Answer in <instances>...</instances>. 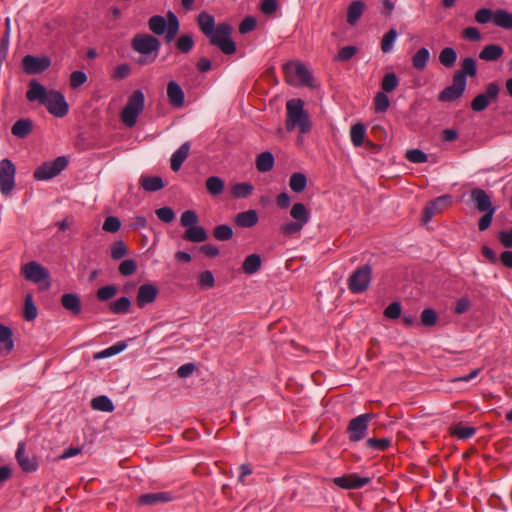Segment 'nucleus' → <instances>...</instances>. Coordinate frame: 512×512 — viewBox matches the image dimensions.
I'll return each mask as SVG.
<instances>
[{
    "mask_svg": "<svg viewBox=\"0 0 512 512\" xmlns=\"http://www.w3.org/2000/svg\"><path fill=\"white\" fill-rule=\"evenodd\" d=\"M285 126L289 132L298 127L301 134H306L311 129V122L301 99L287 101Z\"/></svg>",
    "mask_w": 512,
    "mask_h": 512,
    "instance_id": "nucleus-2",
    "label": "nucleus"
},
{
    "mask_svg": "<svg viewBox=\"0 0 512 512\" xmlns=\"http://www.w3.org/2000/svg\"><path fill=\"white\" fill-rule=\"evenodd\" d=\"M51 64L48 57L26 55L22 60L23 69L27 74H38L45 71Z\"/></svg>",
    "mask_w": 512,
    "mask_h": 512,
    "instance_id": "nucleus-14",
    "label": "nucleus"
},
{
    "mask_svg": "<svg viewBox=\"0 0 512 512\" xmlns=\"http://www.w3.org/2000/svg\"><path fill=\"white\" fill-rule=\"evenodd\" d=\"M366 4L361 0L352 1L347 8L346 21L350 25H354L363 15Z\"/></svg>",
    "mask_w": 512,
    "mask_h": 512,
    "instance_id": "nucleus-24",
    "label": "nucleus"
},
{
    "mask_svg": "<svg viewBox=\"0 0 512 512\" xmlns=\"http://www.w3.org/2000/svg\"><path fill=\"white\" fill-rule=\"evenodd\" d=\"M157 217L164 223H170L175 218V213L170 207H162L155 211Z\"/></svg>",
    "mask_w": 512,
    "mask_h": 512,
    "instance_id": "nucleus-61",
    "label": "nucleus"
},
{
    "mask_svg": "<svg viewBox=\"0 0 512 512\" xmlns=\"http://www.w3.org/2000/svg\"><path fill=\"white\" fill-rule=\"evenodd\" d=\"M23 316L27 321H32L37 317V308L31 295H27L25 298Z\"/></svg>",
    "mask_w": 512,
    "mask_h": 512,
    "instance_id": "nucleus-49",
    "label": "nucleus"
},
{
    "mask_svg": "<svg viewBox=\"0 0 512 512\" xmlns=\"http://www.w3.org/2000/svg\"><path fill=\"white\" fill-rule=\"evenodd\" d=\"M253 189V185L248 182L236 183L231 187V194L234 198H247Z\"/></svg>",
    "mask_w": 512,
    "mask_h": 512,
    "instance_id": "nucleus-41",
    "label": "nucleus"
},
{
    "mask_svg": "<svg viewBox=\"0 0 512 512\" xmlns=\"http://www.w3.org/2000/svg\"><path fill=\"white\" fill-rule=\"evenodd\" d=\"M0 346L4 354L10 353L14 347L12 330L2 324H0Z\"/></svg>",
    "mask_w": 512,
    "mask_h": 512,
    "instance_id": "nucleus-33",
    "label": "nucleus"
},
{
    "mask_svg": "<svg viewBox=\"0 0 512 512\" xmlns=\"http://www.w3.org/2000/svg\"><path fill=\"white\" fill-rule=\"evenodd\" d=\"M399 80L395 73H387L384 75L382 82H381V88L383 92L390 93L393 90L396 89L398 86Z\"/></svg>",
    "mask_w": 512,
    "mask_h": 512,
    "instance_id": "nucleus-48",
    "label": "nucleus"
},
{
    "mask_svg": "<svg viewBox=\"0 0 512 512\" xmlns=\"http://www.w3.org/2000/svg\"><path fill=\"white\" fill-rule=\"evenodd\" d=\"M173 500V496L169 492H156L142 494L139 497V503L142 505L155 506L158 504L167 503Z\"/></svg>",
    "mask_w": 512,
    "mask_h": 512,
    "instance_id": "nucleus-22",
    "label": "nucleus"
},
{
    "mask_svg": "<svg viewBox=\"0 0 512 512\" xmlns=\"http://www.w3.org/2000/svg\"><path fill=\"white\" fill-rule=\"evenodd\" d=\"M504 50L500 45L489 44L486 45L479 53V58L485 61H495L499 59Z\"/></svg>",
    "mask_w": 512,
    "mask_h": 512,
    "instance_id": "nucleus-32",
    "label": "nucleus"
},
{
    "mask_svg": "<svg viewBox=\"0 0 512 512\" xmlns=\"http://www.w3.org/2000/svg\"><path fill=\"white\" fill-rule=\"evenodd\" d=\"M198 216L193 210H186L181 214L180 223L183 227L189 228L196 225Z\"/></svg>",
    "mask_w": 512,
    "mask_h": 512,
    "instance_id": "nucleus-53",
    "label": "nucleus"
},
{
    "mask_svg": "<svg viewBox=\"0 0 512 512\" xmlns=\"http://www.w3.org/2000/svg\"><path fill=\"white\" fill-rule=\"evenodd\" d=\"M372 269L369 265H364L356 269L348 278V288L352 293L360 294L364 292L371 281Z\"/></svg>",
    "mask_w": 512,
    "mask_h": 512,
    "instance_id": "nucleus-8",
    "label": "nucleus"
},
{
    "mask_svg": "<svg viewBox=\"0 0 512 512\" xmlns=\"http://www.w3.org/2000/svg\"><path fill=\"white\" fill-rule=\"evenodd\" d=\"M182 237L184 240L200 243L204 242L208 238V235L203 227L194 225L187 228Z\"/></svg>",
    "mask_w": 512,
    "mask_h": 512,
    "instance_id": "nucleus-28",
    "label": "nucleus"
},
{
    "mask_svg": "<svg viewBox=\"0 0 512 512\" xmlns=\"http://www.w3.org/2000/svg\"><path fill=\"white\" fill-rule=\"evenodd\" d=\"M406 159L412 163H424L427 161V155L419 149H412L406 152Z\"/></svg>",
    "mask_w": 512,
    "mask_h": 512,
    "instance_id": "nucleus-60",
    "label": "nucleus"
},
{
    "mask_svg": "<svg viewBox=\"0 0 512 512\" xmlns=\"http://www.w3.org/2000/svg\"><path fill=\"white\" fill-rule=\"evenodd\" d=\"M215 280L211 271L206 270L199 275V284L203 289H209L214 286Z\"/></svg>",
    "mask_w": 512,
    "mask_h": 512,
    "instance_id": "nucleus-62",
    "label": "nucleus"
},
{
    "mask_svg": "<svg viewBox=\"0 0 512 512\" xmlns=\"http://www.w3.org/2000/svg\"><path fill=\"white\" fill-rule=\"evenodd\" d=\"M307 185V178L303 173H293L289 180V186L290 188L296 192L300 193L302 192Z\"/></svg>",
    "mask_w": 512,
    "mask_h": 512,
    "instance_id": "nucleus-46",
    "label": "nucleus"
},
{
    "mask_svg": "<svg viewBox=\"0 0 512 512\" xmlns=\"http://www.w3.org/2000/svg\"><path fill=\"white\" fill-rule=\"evenodd\" d=\"M149 29L151 32L160 33V32H169L175 33L179 32L180 24L176 15L169 11L167 13V21L163 16L155 15L152 16L148 21Z\"/></svg>",
    "mask_w": 512,
    "mask_h": 512,
    "instance_id": "nucleus-9",
    "label": "nucleus"
},
{
    "mask_svg": "<svg viewBox=\"0 0 512 512\" xmlns=\"http://www.w3.org/2000/svg\"><path fill=\"white\" fill-rule=\"evenodd\" d=\"M449 432L459 440H467L475 435L476 429L472 426H465L463 423H457L450 426Z\"/></svg>",
    "mask_w": 512,
    "mask_h": 512,
    "instance_id": "nucleus-29",
    "label": "nucleus"
},
{
    "mask_svg": "<svg viewBox=\"0 0 512 512\" xmlns=\"http://www.w3.org/2000/svg\"><path fill=\"white\" fill-rule=\"evenodd\" d=\"M132 46L141 54H150L158 50L159 41L149 34H137L132 41Z\"/></svg>",
    "mask_w": 512,
    "mask_h": 512,
    "instance_id": "nucleus-13",
    "label": "nucleus"
},
{
    "mask_svg": "<svg viewBox=\"0 0 512 512\" xmlns=\"http://www.w3.org/2000/svg\"><path fill=\"white\" fill-rule=\"evenodd\" d=\"M465 88L466 80L462 75H453L452 84L440 92L438 99L442 102L454 101L463 95Z\"/></svg>",
    "mask_w": 512,
    "mask_h": 512,
    "instance_id": "nucleus-12",
    "label": "nucleus"
},
{
    "mask_svg": "<svg viewBox=\"0 0 512 512\" xmlns=\"http://www.w3.org/2000/svg\"><path fill=\"white\" fill-rule=\"evenodd\" d=\"M16 459L24 472L31 473L38 469V462L34 457L25 455V443L19 442L16 450Z\"/></svg>",
    "mask_w": 512,
    "mask_h": 512,
    "instance_id": "nucleus-18",
    "label": "nucleus"
},
{
    "mask_svg": "<svg viewBox=\"0 0 512 512\" xmlns=\"http://www.w3.org/2000/svg\"><path fill=\"white\" fill-rule=\"evenodd\" d=\"M190 151V143L185 142L183 143L171 156V169L176 172L178 171L183 162L186 160V158L189 155Z\"/></svg>",
    "mask_w": 512,
    "mask_h": 512,
    "instance_id": "nucleus-25",
    "label": "nucleus"
},
{
    "mask_svg": "<svg viewBox=\"0 0 512 512\" xmlns=\"http://www.w3.org/2000/svg\"><path fill=\"white\" fill-rule=\"evenodd\" d=\"M291 217L295 221L306 224L309 221V212L303 203H295L290 211Z\"/></svg>",
    "mask_w": 512,
    "mask_h": 512,
    "instance_id": "nucleus-43",
    "label": "nucleus"
},
{
    "mask_svg": "<svg viewBox=\"0 0 512 512\" xmlns=\"http://www.w3.org/2000/svg\"><path fill=\"white\" fill-rule=\"evenodd\" d=\"M91 407L102 412H112L114 410L113 402L105 395L93 398L91 400Z\"/></svg>",
    "mask_w": 512,
    "mask_h": 512,
    "instance_id": "nucleus-38",
    "label": "nucleus"
},
{
    "mask_svg": "<svg viewBox=\"0 0 512 512\" xmlns=\"http://www.w3.org/2000/svg\"><path fill=\"white\" fill-rule=\"evenodd\" d=\"M401 315V305L399 302H392L384 310V316L389 319H398Z\"/></svg>",
    "mask_w": 512,
    "mask_h": 512,
    "instance_id": "nucleus-64",
    "label": "nucleus"
},
{
    "mask_svg": "<svg viewBox=\"0 0 512 512\" xmlns=\"http://www.w3.org/2000/svg\"><path fill=\"white\" fill-rule=\"evenodd\" d=\"M438 316L436 312L431 308H426L421 313V324L427 327L436 324Z\"/></svg>",
    "mask_w": 512,
    "mask_h": 512,
    "instance_id": "nucleus-55",
    "label": "nucleus"
},
{
    "mask_svg": "<svg viewBox=\"0 0 512 512\" xmlns=\"http://www.w3.org/2000/svg\"><path fill=\"white\" fill-rule=\"evenodd\" d=\"M451 204V196L443 195L430 201L423 210L422 221L429 222L433 216L442 211L445 207Z\"/></svg>",
    "mask_w": 512,
    "mask_h": 512,
    "instance_id": "nucleus-15",
    "label": "nucleus"
},
{
    "mask_svg": "<svg viewBox=\"0 0 512 512\" xmlns=\"http://www.w3.org/2000/svg\"><path fill=\"white\" fill-rule=\"evenodd\" d=\"M457 61V52L452 47H445L439 53V62L446 68H452Z\"/></svg>",
    "mask_w": 512,
    "mask_h": 512,
    "instance_id": "nucleus-37",
    "label": "nucleus"
},
{
    "mask_svg": "<svg viewBox=\"0 0 512 512\" xmlns=\"http://www.w3.org/2000/svg\"><path fill=\"white\" fill-rule=\"evenodd\" d=\"M23 274L27 280L34 283L42 282L49 277L47 269L35 261L28 262L23 266Z\"/></svg>",
    "mask_w": 512,
    "mask_h": 512,
    "instance_id": "nucleus-16",
    "label": "nucleus"
},
{
    "mask_svg": "<svg viewBox=\"0 0 512 512\" xmlns=\"http://www.w3.org/2000/svg\"><path fill=\"white\" fill-rule=\"evenodd\" d=\"M205 186L210 195L218 196L224 190V181L217 176H211L206 179Z\"/></svg>",
    "mask_w": 512,
    "mask_h": 512,
    "instance_id": "nucleus-39",
    "label": "nucleus"
},
{
    "mask_svg": "<svg viewBox=\"0 0 512 512\" xmlns=\"http://www.w3.org/2000/svg\"><path fill=\"white\" fill-rule=\"evenodd\" d=\"M26 98L30 102H39L48 112L55 117L62 118L68 113V103L64 95L57 90H47L37 80H31L26 92Z\"/></svg>",
    "mask_w": 512,
    "mask_h": 512,
    "instance_id": "nucleus-1",
    "label": "nucleus"
},
{
    "mask_svg": "<svg viewBox=\"0 0 512 512\" xmlns=\"http://www.w3.org/2000/svg\"><path fill=\"white\" fill-rule=\"evenodd\" d=\"M211 44L219 47L225 54H232L236 50L234 41L230 34H208Z\"/></svg>",
    "mask_w": 512,
    "mask_h": 512,
    "instance_id": "nucleus-21",
    "label": "nucleus"
},
{
    "mask_svg": "<svg viewBox=\"0 0 512 512\" xmlns=\"http://www.w3.org/2000/svg\"><path fill=\"white\" fill-rule=\"evenodd\" d=\"M131 302L128 297H120L109 304V309L114 314H126L129 311Z\"/></svg>",
    "mask_w": 512,
    "mask_h": 512,
    "instance_id": "nucleus-44",
    "label": "nucleus"
},
{
    "mask_svg": "<svg viewBox=\"0 0 512 512\" xmlns=\"http://www.w3.org/2000/svg\"><path fill=\"white\" fill-rule=\"evenodd\" d=\"M258 222V215L255 210L240 212L235 216V223L243 228H250Z\"/></svg>",
    "mask_w": 512,
    "mask_h": 512,
    "instance_id": "nucleus-27",
    "label": "nucleus"
},
{
    "mask_svg": "<svg viewBox=\"0 0 512 512\" xmlns=\"http://www.w3.org/2000/svg\"><path fill=\"white\" fill-rule=\"evenodd\" d=\"M144 94L136 90L129 97L127 104L121 113V119L127 127H133L136 124L139 113L144 108Z\"/></svg>",
    "mask_w": 512,
    "mask_h": 512,
    "instance_id": "nucleus-5",
    "label": "nucleus"
},
{
    "mask_svg": "<svg viewBox=\"0 0 512 512\" xmlns=\"http://www.w3.org/2000/svg\"><path fill=\"white\" fill-rule=\"evenodd\" d=\"M62 306L73 315H79L82 311L80 298L74 293H65L61 297Z\"/></svg>",
    "mask_w": 512,
    "mask_h": 512,
    "instance_id": "nucleus-23",
    "label": "nucleus"
},
{
    "mask_svg": "<svg viewBox=\"0 0 512 512\" xmlns=\"http://www.w3.org/2000/svg\"><path fill=\"white\" fill-rule=\"evenodd\" d=\"M32 127L33 123L30 119L22 118L14 123V125L11 128V132L14 136L18 138H25L32 131Z\"/></svg>",
    "mask_w": 512,
    "mask_h": 512,
    "instance_id": "nucleus-30",
    "label": "nucleus"
},
{
    "mask_svg": "<svg viewBox=\"0 0 512 512\" xmlns=\"http://www.w3.org/2000/svg\"><path fill=\"white\" fill-rule=\"evenodd\" d=\"M334 483L344 489H359L370 483V478L361 477L358 474L352 473L347 476L335 478Z\"/></svg>",
    "mask_w": 512,
    "mask_h": 512,
    "instance_id": "nucleus-17",
    "label": "nucleus"
},
{
    "mask_svg": "<svg viewBox=\"0 0 512 512\" xmlns=\"http://www.w3.org/2000/svg\"><path fill=\"white\" fill-rule=\"evenodd\" d=\"M358 51L359 48L355 45L342 47L335 56V60L339 62H347L351 60L358 53Z\"/></svg>",
    "mask_w": 512,
    "mask_h": 512,
    "instance_id": "nucleus-47",
    "label": "nucleus"
},
{
    "mask_svg": "<svg viewBox=\"0 0 512 512\" xmlns=\"http://www.w3.org/2000/svg\"><path fill=\"white\" fill-rule=\"evenodd\" d=\"M274 166V156L271 152L265 151L260 153L256 159V168L260 172H268Z\"/></svg>",
    "mask_w": 512,
    "mask_h": 512,
    "instance_id": "nucleus-34",
    "label": "nucleus"
},
{
    "mask_svg": "<svg viewBox=\"0 0 512 512\" xmlns=\"http://www.w3.org/2000/svg\"><path fill=\"white\" fill-rule=\"evenodd\" d=\"M470 196L478 211L487 212L489 210H495L492 206L490 196L483 189L474 188Z\"/></svg>",
    "mask_w": 512,
    "mask_h": 512,
    "instance_id": "nucleus-20",
    "label": "nucleus"
},
{
    "mask_svg": "<svg viewBox=\"0 0 512 512\" xmlns=\"http://www.w3.org/2000/svg\"><path fill=\"white\" fill-rule=\"evenodd\" d=\"M70 86L77 89L87 81V75L83 71H74L70 75Z\"/></svg>",
    "mask_w": 512,
    "mask_h": 512,
    "instance_id": "nucleus-58",
    "label": "nucleus"
},
{
    "mask_svg": "<svg viewBox=\"0 0 512 512\" xmlns=\"http://www.w3.org/2000/svg\"><path fill=\"white\" fill-rule=\"evenodd\" d=\"M476 61L471 57H466L461 63V69L457 70L454 75H462L463 79L466 80L467 76L473 77L476 75Z\"/></svg>",
    "mask_w": 512,
    "mask_h": 512,
    "instance_id": "nucleus-36",
    "label": "nucleus"
},
{
    "mask_svg": "<svg viewBox=\"0 0 512 512\" xmlns=\"http://www.w3.org/2000/svg\"><path fill=\"white\" fill-rule=\"evenodd\" d=\"M365 127L361 123L354 124L350 130L351 142L354 146L360 147L364 142Z\"/></svg>",
    "mask_w": 512,
    "mask_h": 512,
    "instance_id": "nucleus-45",
    "label": "nucleus"
},
{
    "mask_svg": "<svg viewBox=\"0 0 512 512\" xmlns=\"http://www.w3.org/2000/svg\"><path fill=\"white\" fill-rule=\"evenodd\" d=\"M213 236L219 241H227L232 238L233 230L228 225H218L214 228Z\"/></svg>",
    "mask_w": 512,
    "mask_h": 512,
    "instance_id": "nucleus-50",
    "label": "nucleus"
},
{
    "mask_svg": "<svg viewBox=\"0 0 512 512\" xmlns=\"http://www.w3.org/2000/svg\"><path fill=\"white\" fill-rule=\"evenodd\" d=\"M139 184L147 192H156L164 187V182L159 176L141 175Z\"/></svg>",
    "mask_w": 512,
    "mask_h": 512,
    "instance_id": "nucleus-26",
    "label": "nucleus"
},
{
    "mask_svg": "<svg viewBox=\"0 0 512 512\" xmlns=\"http://www.w3.org/2000/svg\"><path fill=\"white\" fill-rule=\"evenodd\" d=\"M201 32L208 33L215 31L214 17L207 12H201L197 18Z\"/></svg>",
    "mask_w": 512,
    "mask_h": 512,
    "instance_id": "nucleus-42",
    "label": "nucleus"
},
{
    "mask_svg": "<svg viewBox=\"0 0 512 512\" xmlns=\"http://www.w3.org/2000/svg\"><path fill=\"white\" fill-rule=\"evenodd\" d=\"M304 225L300 221H290L285 223L281 230L285 235H293L299 233Z\"/></svg>",
    "mask_w": 512,
    "mask_h": 512,
    "instance_id": "nucleus-63",
    "label": "nucleus"
},
{
    "mask_svg": "<svg viewBox=\"0 0 512 512\" xmlns=\"http://www.w3.org/2000/svg\"><path fill=\"white\" fill-rule=\"evenodd\" d=\"M68 165L64 156H59L53 161L44 162L34 171L37 180H49L59 175Z\"/></svg>",
    "mask_w": 512,
    "mask_h": 512,
    "instance_id": "nucleus-7",
    "label": "nucleus"
},
{
    "mask_svg": "<svg viewBox=\"0 0 512 512\" xmlns=\"http://www.w3.org/2000/svg\"><path fill=\"white\" fill-rule=\"evenodd\" d=\"M158 292V288L153 284L148 283L141 285L137 292V305L143 308L147 304L152 303L156 299Z\"/></svg>",
    "mask_w": 512,
    "mask_h": 512,
    "instance_id": "nucleus-19",
    "label": "nucleus"
},
{
    "mask_svg": "<svg viewBox=\"0 0 512 512\" xmlns=\"http://www.w3.org/2000/svg\"><path fill=\"white\" fill-rule=\"evenodd\" d=\"M119 273L123 276H130L132 275L136 269H137V264H136V261L133 260V259H126L124 261H122L119 265Z\"/></svg>",
    "mask_w": 512,
    "mask_h": 512,
    "instance_id": "nucleus-56",
    "label": "nucleus"
},
{
    "mask_svg": "<svg viewBox=\"0 0 512 512\" xmlns=\"http://www.w3.org/2000/svg\"><path fill=\"white\" fill-rule=\"evenodd\" d=\"M261 257L258 254H251L247 256L242 264L243 271L248 274L252 275L256 273L260 267H261Z\"/></svg>",
    "mask_w": 512,
    "mask_h": 512,
    "instance_id": "nucleus-35",
    "label": "nucleus"
},
{
    "mask_svg": "<svg viewBox=\"0 0 512 512\" xmlns=\"http://www.w3.org/2000/svg\"><path fill=\"white\" fill-rule=\"evenodd\" d=\"M167 95L170 103L175 106H181L184 102V93L181 87L174 81L168 83Z\"/></svg>",
    "mask_w": 512,
    "mask_h": 512,
    "instance_id": "nucleus-31",
    "label": "nucleus"
},
{
    "mask_svg": "<svg viewBox=\"0 0 512 512\" xmlns=\"http://www.w3.org/2000/svg\"><path fill=\"white\" fill-rule=\"evenodd\" d=\"M15 165L9 159L0 161V192L8 196L15 187Z\"/></svg>",
    "mask_w": 512,
    "mask_h": 512,
    "instance_id": "nucleus-10",
    "label": "nucleus"
},
{
    "mask_svg": "<svg viewBox=\"0 0 512 512\" xmlns=\"http://www.w3.org/2000/svg\"><path fill=\"white\" fill-rule=\"evenodd\" d=\"M121 227V222L117 217L108 216L103 223V230L110 233L117 232Z\"/></svg>",
    "mask_w": 512,
    "mask_h": 512,
    "instance_id": "nucleus-59",
    "label": "nucleus"
},
{
    "mask_svg": "<svg viewBox=\"0 0 512 512\" xmlns=\"http://www.w3.org/2000/svg\"><path fill=\"white\" fill-rule=\"evenodd\" d=\"M475 20L480 24L492 22L497 27L512 30V13L504 9L493 11L489 8H481L476 12Z\"/></svg>",
    "mask_w": 512,
    "mask_h": 512,
    "instance_id": "nucleus-3",
    "label": "nucleus"
},
{
    "mask_svg": "<svg viewBox=\"0 0 512 512\" xmlns=\"http://www.w3.org/2000/svg\"><path fill=\"white\" fill-rule=\"evenodd\" d=\"M117 287L114 285H106L97 290L96 296L100 301H108L117 294Z\"/></svg>",
    "mask_w": 512,
    "mask_h": 512,
    "instance_id": "nucleus-51",
    "label": "nucleus"
},
{
    "mask_svg": "<svg viewBox=\"0 0 512 512\" xmlns=\"http://www.w3.org/2000/svg\"><path fill=\"white\" fill-rule=\"evenodd\" d=\"M287 83L290 85L311 86L312 76L300 62L289 61L282 66Z\"/></svg>",
    "mask_w": 512,
    "mask_h": 512,
    "instance_id": "nucleus-4",
    "label": "nucleus"
},
{
    "mask_svg": "<svg viewBox=\"0 0 512 512\" xmlns=\"http://www.w3.org/2000/svg\"><path fill=\"white\" fill-rule=\"evenodd\" d=\"M390 105L389 98L385 92H378L374 98V106L376 112H385Z\"/></svg>",
    "mask_w": 512,
    "mask_h": 512,
    "instance_id": "nucleus-52",
    "label": "nucleus"
},
{
    "mask_svg": "<svg viewBox=\"0 0 512 512\" xmlns=\"http://www.w3.org/2000/svg\"><path fill=\"white\" fill-rule=\"evenodd\" d=\"M374 416L373 413H364L349 421L347 433L351 442H359L366 437L368 423Z\"/></svg>",
    "mask_w": 512,
    "mask_h": 512,
    "instance_id": "nucleus-6",
    "label": "nucleus"
},
{
    "mask_svg": "<svg viewBox=\"0 0 512 512\" xmlns=\"http://www.w3.org/2000/svg\"><path fill=\"white\" fill-rule=\"evenodd\" d=\"M390 440L386 438L381 439H375V438H369L366 441V445L374 450L384 451L389 448L390 446Z\"/></svg>",
    "mask_w": 512,
    "mask_h": 512,
    "instance_id": "nucleus-57",
    "label": "nucleus"
},
{
    "mask_svg": "<svg viewBox=\"0 0 512 512\" xmlns=\"http://www.w3.org/2000/svg\"><path fill=\"white\" fill-rule=\"evenodd\" d=\"M500 92V87L495 82L489 83L484 93L477 95L471 102L473 111L480 112L485 110L491 102L496 101Z\"/></svg>",
    "mask_w": 512,
    "mask_h": 512,
    "instance_id": "nucleus-11",
    "label": "nucleus"
},
{
    "mask_svg": "<svg viewBox=\"0 0 512 512\" xmlns=\"http://www.w3.org/2000/svg\"><path fill=\"white\" fill-rule=\"evenodd\" d=\"M128 254L127 247L123 241H116L111 246V257L114 260H119Z\"/></svg>",
    "mask_w": 512,
    "mask_h": 512,
    "instance_id": "nucleus-54",
    "label": "nucleus"
},
{
    "mask_svg": "<svg viewBox=\"0 0 512 512\" xmlns=\"http://www.w3.org/2000/svg\"><path fill=\"white\" fill-rule=\"evenodd\" d=\"M430 58V52L427 48H420L412 57V65L417 70H423Z\"/></svg>",
    "mask_w": 512,
    "mask_h": 512,
    "instance_id": "nucleus-40",
    "label": "nucleus"
}]
</instances>
